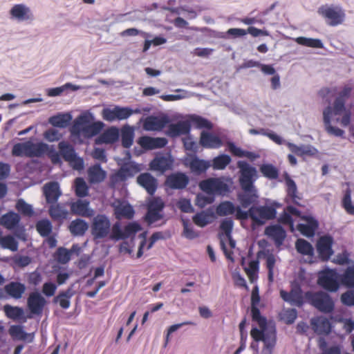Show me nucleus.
Returning a JSON list of instances; mask_svg holds the SVG:
<instances>
[{"label": "nucleus", "instance_id": "41", "mask_svg": "<svg viewBox=\"0 0 354 354\" xmlns=\"http://www.w3.org/2000/svg\"><path fill=\"white\" fill-rule=\"evenodd\" d=\"M240 207H235L230 201H224L221 203L216 207V214L221 216L232 214L236 212L237 214V209Z\"/></svg>", "mask_w": 354, "mask_h": 354}, {"label": "nucleus", "instance_id": "39", "mask_svg": "<svg viewBox=\"0 0 354 354\" xmlns=\"http://www.w3.org/2000/svg\"><path fill=\"white\" fill-rule=\"evenodd\" d=\"M59 153L65 161L68 162L77 154L74 147L66 141H61L58 144Z\"/></svg>", "mask_w": 354, "mask_h": 354}, {"label": "nucleus", "instance_id": "64", "mask_svg": "<svg viewBox=\"0 0 354 354\" xmlns=\"http://www.w3.org/2000/svg\"><path fill=\"white\" fill-rule=\"evenodd\" d=\"M125 175L122 168L118 169V171L110 177L111 186L115 187L119 183L125 181L127 179Z\"/></svg>", "mask_w": 354, "mask_h": 354}, {"label": "nucleus", "instance_id": "20", "mask_svg": "<svg viewBox=\"0 0 354 354\" xmlns=\"http://www.w3.org/2000/svg\"><path fill=\"white\" fill-rule=\"evenodd\" d=\"M188 183V177L185 174L180 172L169 175L165 180L166 186L175 189H183Z\"/></svg>", "mask_w": 354, "mask_h": 354}, {"label": "nucleus", "instance_id": "31", "mask_svg": "<svg viewBox=\"0 0 354 354\" xmlns=\"http://www.w3.org/2000/svg\"><path fill=\"white\" fill-rule=\"evenodd\" d=\"M119 138V130L112 127L104 131L97 139L98 144H113Z\"/></svg>", "mask_w": 354, "mask_h": 354}, {"label": "nucleus", "instance_id": "30", "mask_svg": "<svg viewBox=\"0 0 354 354\" xmlns=\"http://www.w3.org/2000/svg\"><path fill=\"white\" fill-rule=\"evenodd\" d=\"M214 218V212L212 209H209L196 213L192 217V221L197 226L200 227H204L208 224L212 223Z\"/></svg>", "mask_w": 354, "mask_h": 354}, {"label": "nucleus", "instance_id": "45", "mask_svg": "<svg viewBox=\"0 0 354 354\" xmlns=\"http://www.w3.org/2000/svg\"><path fill=\"white\" fill-rule=\"evenodd\" d=\"M75 195L78 197L82 198L88 196V187L85 180L80 177L75 180Z\"/></svg>", "mask_w": 354, "mask_h": 354}, {"label": "nucleus", "instance_id": "4", "mask_svg": "<svg viewBox=\"0 0 354 354\" xmlns=\"http://www.w3.org/2000/svg\"><path fill=\"white\" fill-rule=\"evenodd\" d=\"M305 298L307 304L322 313H330L334 310V302L326 292L323 291H306Z\"/></svg>", "mask_w": 354, "mask_h": 354}, {"label": "nucleus", "instance_id": "7", "mask_svg": "<svg viewBox=\"0 0 354 354\" xmlns=\"http://www.w3.org/2000/svg\"><path fill=\"white\" fill-rule=\"evenodd\" d=\"M339 276L335 270L326 269L319 273L317 283L324 289L335 292L338 290Z\"/></svg>", "mask_w": 354, "mask_h": 354}, {"label": "nucleus", "instance_id": "43", "mask_svg": "<svg viewBox=\"0 0 354 354\" xmlns=\"http://www.w3.org/2000/svg\"><path fill=\"white\" fill-rule=\"evenodd\" d=\"M231 158L227 154H221L215 157L212 160V166L214 169L222 170L224 169L230 162Z\"/></svg>", "mask_w": 354, "mask_h": 354}, {"label": "nucleus", "instance_id": "28", "mask_svg": "<svg viewBox=\"0 0 354 354\" xmlns=\"http://www.w3.org/2000/svg\"><path fill=\"white\" fill-rule=\"evenodd\" d=\"M44 194L48 203H57L62 193L57 182H50L44 186Z\"/></svg>", "mask_w": 354, "mask_h": 354}, {"label": "nucleus", "instance_id": "14", "mask_svg": "<svg viewBox=\"0 0 354 354\" xmlns=\"http://www.w3.org/2000/svg\"><path fill=\"white\" fill-rule=\"evenodd\" d=\"M112 207L114 210V215L118 220L122 218L131 219L133 218L135 211L133 207L128 203L120 200L115 201Z\"/></svg>", "mask_w": 354, "mask_h": 354}, {"label": "nucleus", "instance_id": "38", "mask_svg": "<svg viewBox=\"0 0 354 354\" xmlns=\"http://www.w3.org/2000/svg\"><path fill=\"white\" fill-rule=\"evenodd\" d=\"M88 175L91 183H100L105 178L106 173L100 165L96 164L88 169Z\"/></svg>", "mask_w": 354, "mask_h": 354}, {"label": "nucleus", "instance_id": "53", "mask_svg": "<svg viewBox=\"0 0 354 354\" xmlns=\"http://www.w3.org/2000/svg\"><path fill=\"white\" fill-rule=\"evenodd\" d=\"M36 229L41 236H48L52 232V224L48 220L43 219L37 223Z\"/></svg>", "mask_w": 354, "mask_h": 354}, {"label": "nucleus", "instance_id": "50", "mask_svg": "<svg viewBox=\"0 0 354 354\" xmlns=\"http://www.w3.org/2000/svg\"><path fill=\"white\" fill-rule=\"evenodd\" d=\"M296 42L301 46L322 48H323V44L319 39L306 38L304 37H299L295 39Z\"/></svg>", "mask_w": 354, "mask_h": 354}, {"label": "nucleus", "instance_id": "44", "mask_svg": "<svg viewBox=\"0 0 354 354\" xmlns=\"http://www.w3.org/2000/svg\"><path fill=\"white\" fill-rule=\"evenodd\" d=\"M0 245L3 249H8L12 252L18 250V242L11 235L0 236Z\"/></svg>", "mask_w": 354, "mask_h": 354}, {"label": "nucleus", "instance_id": "3", "mask_svg": "<svg viewBox=\"0 0 354 354\" xmlns=\"http://www.w3.org/2000/svg\"><path fill=\"white\" fill-rule=\"evenodd\" d=\"M48 150V145L44 142L34 143L30 140L19 142L12 147V155L13 156L28 158L41 157Z\"/></svg>", "mask_w": 354, "mask_h": 354}, {"label": "nucleus", "instance_id": "8", "mask_svg": "<svg viewBox=\"0 0 354 354\" xmlns=\"http://www.w3.org/2000/svg\"><path fill=\"white\" fill-rule=\"evenodd\" d=\"M111 223L104 214H97L94 217L91 225V233L95 239H104L109 236Z\"/></svg>", "mask_w": 354, "mask_h": 354}, {"label": "nucleus", "instance_id": "61", "mask_svg": "<svg viewBox=\"0 0 354 354\" xmlns=\"http://www.w3.org/2000/svg\"><path fill=\"white\" fill-rule=\"evenodd\" d=\"M276 340V332L273 330L266 332L262 342H263L265 346L267 348L272 349L275 346Z\"/></svg>", "mask_w": 354, "mask_h": 354}, {"label": "nucleus", "instance_id": "57", "mask_svg": "<svg viewBox=\"0 0 354 354\" xmlns=\"http://www.w3.org/2000/svg\"><path fill=\"white\" fill-rule=\"evenodd\" d=\"M191 122L198 129H211L212 124L208 120L198 115H193L191 117Z\"/></svg>", "mask_w": 354, "mask_h": 354}, {"label": "nucleus", "instance_id": "33", "mask_svg": "<svg viewBox=\"0 0 354 354\" xmlns=\"http://www.w3.org/2000/svg\"><path fill=\"white\" fill-rule=\"evenodd\" d=\"M6 292L11 297L19 299L26 291V286L20 282L12 281L4 287Z\"/></svg>", "mask_w": 354, "mask_h": 354}, {"label": "nucleus", "instance_id": "34", "mask_svg": "<svg viewBox=\"0 0 354 354\" xmlns=\"http://www.w3.org/2000/svg\"><path fill=\"white\" fill-rule=\"evenodd\" d=\"M243 192V193L238 195V199L242 207L247 208L257 203L258 195L257 194V190L254 187L250 191Z\"/></svg>", "mask_w": 354, "mask_h": 354}, {"label": "nucleus", "instance_id": "17", "mask_svg": "<svg viewBox=\"0 0 354 354\" xmlns=\"http://www.w3.org/2000/svg\"><path fill=\"white\" fill-rule=\"evenodd\" d=\"M89 201L78 199L71 203V211L74 215L91 218L94 215V211L89 207Z\"/></svg>", "mask_w": 354, "mask_h": 354}, {"label": "nucleus", "instance_id": "15", "mask_svg": "<svg viewBox=\"0 0 354 354\" xmlns=\"http://www.w3.org/2000/svg\"><path fill=\"white\" fill-rule=\"evenodd\" d=\"M46 304L45 298L37 292L30 293L27 299L28 308L33 315H41Z\"/></svg>", "mask_w": 354, "mask_h": 354}, {"label": "nucleus", "instance_id": "37", "mask_svg": "<svg viewBox=\"0 0 354 354\" xmlns=\"http://www.w3.org/2000/svg\"><path fill=\"white\" fill-rule=\"evenodd\" d=\"M72 120V116L70 113H60L57 115H53L49 118V122L53 127L59 128H66L68 126Z\"/></svg>", "mask_w": 354, "mask_h": 354}, {"label": "nucleus", "instance_id": "51", "mask_svg": "<svg viewBox=\"0 0 354 354\" xmlns=\"http://www.w3.org/2000/svg\"><path fill=\"white\" fill-rule=\"evenodd\" d=\"M3 310L6 315L12 319H18L24 315V310L18 306H12L8 304L3 306Z\"/></svg>", "mask_w": 354, "mask_h": 354}, {"label": "nucleus", "instance_id": "1", "mask_svg": "<svg viewBox=\"0 0 354 354\" xmlns=\"http://www.w3.org/2000/svg\"><path fill=\"white\" fill-rule=\"evenodd\" d=\"M277 211L271 206H251L248 211H243L241 208L237 209L236 218L245 221L249 218L252 221V225H262L266 221L275 218Z\"/></svg>", "mask_w": 354, "mask_h": 354}, {"label": "nucleus", "instance_id": "49", "mask_svg": "<svg viewBox=\"0 0 354 354\" xmlns=\"http://www.w3.org/2000/svg\"><path fill=\"white\" fill-rule=\"evenodd\" d=\"M252 320L256 322L260 328L266 330L267 327V319L262 316L258 307H251Z\"/></svg>", "mask_w": 354, "mask_h": 354}, {"label": "nucleus", "instance_id": "56", "mask_svg": "<svg viewBox=\"0 0 354 354\" xmlns=\"http://www.w3.org/2000/svg\"><path fill=\"white\" fill-rule=\"evenodd\" d=\"M15 208L24 216H32L34 214L32 206L26 203L23 199H19L17 201Z\"/></svg>", "mask_w": 354, "mask_h": 354}, {"label": "nucleus", "instance_id": "63", "mask_svg": "<svg viewBox=\"0 0 354 354\" xmlns=\"http://www.w3.org/2000/svg\"><path fill=\"white\" fill-rule=\"evenodd\" d=\"M230 151L234 156L238 157L252 158V153L243 151L241 148L236 147L234 143L230 142L228 145Z\"/></svg>", "mask_w": 354, "mask_h": 354}, {"label": "nucleus", "instance_id": "42", "mask_svg": "<svg viewBox=\"0 0 354 354\" xmlns=\"http://www.w3.org/2000/svg\"><path fill=\"white\" fill-rule=\"evenodd\" d=\"M171 163L169 160L164 157L155 158L151 162L150 166L152 169L165 172L170 168Z\"/></svg>", "mask_w": 354, "mask_h": 354}, {"label": "nucleus", "instance_id": "52", "mask_svg": "<svg viewBox=\"0 0 354 354\" xmlns=\"http://www.w3.org/2000/svg\"><path fill=\"white\" fill-rule=\"evenodd\" d=\"M341 282L346 287H354V266L348 267L341 276Z\"/></svg>", "mask_w": 354, "mask_h": 354}, {"label": "nucleus", "instance_id": "13", "mask_svg": "<svg viewBox=\"0 0 354 354\" xmlns=\"http://www.w3.org/2000/svg\"><path fill=\"white\" fill-rule=\"evenodd\" d=\"M345 104L346 100H342L341 97H336L334 100L333 107L330 106L332 108V115H339L344 112L340 120L339 118L337 119V122L339 121L342 126L344 127L348 126L351 120V111H346Z\"/></svg>", "mask_w": 354, "mask_h": 354}, {"label": "nucleus", "instance_id": "40", "mask_svg": "<svg viewBox=\"0 0 354 354\" xmlns=\"http://www.w3.org/2000/svg\"><path fill=\"white\" fill-rule=\"evenodd\" d=\"M295 248L302 255L312 257L314 254L313 245L305 239H298L295 243Z\"/></svg>", "mask_w": 354, "mask_h": 354}, {"label": "nucleus", "instance_id": "19", "mask_svg": "<svg viewBox=\"0 0 354 354\" xmlns=\"http://www.w3.org/2000/svg\"><path fill=\"white\" fill-rule=\"evenodd\" d=\"M11 18L20 21H31L33 19V14L28 6L23 3L14 5L10 10Z\"/></svg>", "mask_w": 354, "mask_h": 354}, {"label": "nucleus", "instance_id": "23", "mask_svg": "<svg viewBox=\"0 0 354 354\" xmlns=\"http://www.w3.org/2000/svg\"><path fill=\"white\" fill-rule=\"evenodd\" d=\"M169 122L167 117H147L143 124V128L147 131H161Z\"/></svg>", "mask_w": 354, "mask_h": 354}, {"label": "nucleus", "instance_id": "10", "mask_svg": "<svg viewBox=\"0 0 354 354\" xmlns=\"http://www.w3.org/2000/svg\"><path fill=\"white\" fill-rule=\"evenodd\" d=\"M201 190L208 194H222L228 191V186L220 178H210L199 183Z\"/></svg>", "mask_w": 354, "mask_h": 354}, {"label": "nucleus", "instance_id": "6", "mask_svg": "<svg viewBox=\"0 0 354 354\" xmlns=\"http://www.w3.org/2000/svg\"><path fill=\"white\" fill-rule=\"evenodd\" d=\"M317 12L330 26H337L343 24L346 17L344 10L339 6H322L319 8Z\"/></svg>", "mask_w": 354, "mask_h": 354}, {"label": "nucleus", "instance_id": "35", "mask_svg": "<svg viewBox=\"0 0 354 354\" xmlns=\"http://www.w3.org/2000/svg\"><path fill=\"white\" fill-rule=\"evenodd\" d=\"M21 220L19 215L10 212L3 215L0 218V224L8 230H12L18 225Z\"/></svg>", "mask_w": 354, "mask_h": 354}, {"label": "nucleus", "instance_id": "46", "mask_svg": "<svg viewBox=\"0 0 354 354\" xmlns=\"http://www.w3.org/2000/svg\"><path fill=\"white\" fill-rule=\"evenodd\" d=\"M260 171L263 176L270 180H275L279 177V170L271 164H264L260 167Z\"/></svg>", "mask_w": 354, "mask_h": 354}, {"label": "nucleus", "instance_id": "58", "mask_svg": "<svg viewBox=\"0 0 354 354\" xmlns=\"http://www.w3.org/2000/svg\"><path fill=\"white\" fill-rule=\"evenodd\" d=\"M55 259L60 263H67L71 260V252L65 248H59L55 254Z\"/></svg>", "mask_w": 354, "mask_h": 354}, {"label": "nucleus", "instance_id": "60", "mask_svg": "<svg viewBox=\"0 0 354 354\" xmlns=\"http://www.w3.org/2000/svg\"><path fill=\"white\" fill-rule=\"evenodd\" d=\"M109 239L111 240L118 241L124 239V232L122 231L119 222H116L113 224L111 228L109 233Z\"/></svg>", "mask_w": 354, "mask_h": 354}, {"label": "nucleus", "instance_id": "32", "mask_svg": "<svg viewBox=\"0 0 354 354\" xmlns=\"http://www.w3.org/2000/svg\"><path fill=\"white\" fill-rule=\"evenodd\" d=\"M48 212L51 218L57 221H62L67 218L68 212L63 205L59 203H50Z\"/></svg>", "mask_w": 354, "mask_h": 354}, {"label": "nucleus", "instance_id": "11", "mask_svg": "<svg viewBox=\"0 0 354 354\" xmlns=\"http://www.w3.org/2000/svg\"><path fill=\"white\" fill-rule=\"evenodd\" d=\"M280 296L283 301L297 307H301L306 303L305 292L303 293L301 287L298 285L292 286L290 292L281 290Z\"/></svg>", "mask_w": 354, "mask_h": 354}, {"label": "nucleus", "instance_id": "36", "mask_svg": "<svg viewBox=\"0 0 354 354\" xmlns=\"http://www.w3.org/2000/svg\"><path fill=\"white\" fill-rule=\"evenodd\" d=\"M88 228V223L81 218L72 221L68 225V230L73 236H83Z\"/></svg>", "mask_w": 354, "mask_h": 354}, {"label": "nucleus", "instance_id": "22", "mask_svg": "<svg viewBox=\"0 0 354 354\" xmlns=\"http://www.w3.org/2000/svg\"><path fill=\"white\" fill-rule=\"evenodd\" d=\"M191 129L190 122L187 120L180 121L168 126L166 135L170 138H176L181 135H186Z\"/></svg>", "mask_w": 354, "mask_h": 354}, {"label": "nucleus", "instance_id": "54", "mask_svg": "<svg viewBox=\"0 0 354 354\" xmlns=\"http://www.w3.org/2000/svg\"><path fill=\"white\" fill-rule=\"evenodd\" d=\"M259 270V261L253 260L249 262L248 267L245 268V271L251 283L257 281L258 276L257 272Z\"/></svg>", "mask_w": 354, "mask_h": 354}, {"label": "nucleus", "instance_id": "24", "mask_svg": "<svg viewBox=\"0 0 354 354\" xmlns=\"http://www.w3.org/2000/svg\"><path fill=\"white\" fill-rule=\"evenodd\" d=\"M265 233L274 242L276 246H281L286 236L285 230L279 225H273L266 227Z\"/></svg>", "mask_w": 354, "mask_h": 354}, {"label": "nucleus", "instance_id": "16", "mask_svg": "<svg viewBox=\"0 0 354 354\" xmlns=\"http://www.w3.org/2000/svg\"><path fill=\"white\" fill-rule=\"evenodd\" d=\"M284 180L286 185V201L297 205H300V201L302 197L298 192L295 182L287 173L284 174Z\"/></svg>", "mask_w": 354, "mask_h": 354}, {"label": "nucleus", "instance_id": "5", "mask_svg": "<svg viewBox=\"0 0 354 354\" xmlns=\"http://www.w3.org/2000/svg\"><path fill=\"white\" fill-rule=\"evenodd\" d=\"M239 169V183L243 191H250L254 186V183L257 178V171L255 167L251 166L245 161L237 162Z\"/></svg>", "mask_w": 354, "mask_h": 354}, {"label": "nucleus", "instance_id": "25", "mask_svg": "<svg viewBox=\"0 0 354 354\" xmlns=\"http://www.w3.org/2000/svg\"><path fill=\"white\" fill-rule=\"evenodd\" d=\"M331 118L332 108L330 107V106H328L323 111V120L326 131L330 135H333L336 137H343L344 135V131L338 127L332 126Z\"/></svg>", "mask_w": 354, "mask_h": 354}, {"label": "nucleus", "instance_id": "9", "mask_svg": "<svg viewBox=\"0 0 354 354\" xmlns=\"http://www.w3.org/2000/svg\"><path fill=\"white\" fill-rule=\"evenodd\" d=\"M165 205L160 197H153L147 205V212L145 221L149 225L153 224L163 218L162 210Z\"/></svg>", "mask_w": 354, "mask_h": 354}, {"label": "nucleus", "instance_id": "18", "mask_svg": "<svg viewBox=\"0 0 354 354\" xmlns=\"http://www.w3.org/2000/svg\"><path fill=\"white\" fill-rule=\"evenodd\" d=\"M137 183L151 196L155 194L158 188L157 179L147 172L140 174L137 177Z\"/></svg>", "mask_w": 354, "mask_h": 354}, {"label": "nucleus", "instance_id": "26", "mask_svg": "<svg viewBox=\"0 0 354 354\" xmlns=\"http://www.w3.org/2000/svg\"><path fill=\"white\" fill-rule=\"evenodd\" d=\"M301 219L307 222L306 224L300 223L297 225V230L307 237L313 236L318 227L317 221L310 216H303Z\"/></svg>", "mask_w": 354, "mask_h": 354}, {"label": "nucleus", "instance_id": "21", "mask_svg": "<svg viewBox=\"0 0 354 354\" xmlns=\"http://www.w3.org/2000/svg\"><path fill=\"white\" fill-rule=\"evenodd\" d=\"M138 143L144 149L151 150L164 147L167 144V140L165 138L142 136L139 138Z\"/></svg>", "mask_w": 354, "mask_h": 354}, {"label": "nucleus", "instance_id": "29", "mask_svg": "<svg viewBox=\"0 0 354 354\" xmlns=\"http://www.w3.org/2000/svg\"><path fill=\"white\" fill-rule=\"evenodd\" d=\"M200 144L205 148L218 149L223 145V142L218 136L203 131L201 134Z\"/></svg>", "mask_w": 354, "mask_h": 354}, {"label": "nucleus", "instance_id": "48", "mask_svg": "<svg viewBox=\"0 0 354 354\" xmlns=\"http://www.w3.org/2000/svg\"><path fill=\"white\" fill-rule=\"evenodd\" d=\"M189 167L193 171L200 174L205 172L209 167V165L208 162L194 157L192 159Z\"/></svg>", "mask_w": 354, "mask_h": 354}, {"label": "nucleus", "instance_id": "55", "mask_svg": "<svg viewBox=\"0 0 354 354\" xmlns=\"http://www.w3.org/2000/svg\"><path fill=\"white\" fill-rule=\"evenodd\" d=\"M71 294L70 290H67L64 292H61L59 294L54 298V302L59 303V306L64 308L67 309L70 306V300Z\"/></svg>", "mask_w": 354, "mask_h": 354}, {"label": "nucleus", "instance_id": "59", "mask_svg": "<svg viewBox=\"0 0 354 354\" xmlns=\"http://www.w3.org/2000/svg\"><path fill=\"white\" fill-rule=\"evenodd\" d=\"M342 205L347 214L354 215V205L351 201V191L346 190L342 201Z\"/></svg>", "mask_w": 354, "mask_h": 354}, {"label": "nucleus", "instance_id": "27", "mask_svg": "<svg viewBox=\"0 0 354 354\" xmlns=\"http://www.w3.org/2000/svg\"><path fill=\"white\" fill-rule=\"evenodd\" d=\"M312 328L315 333L318 335H328L331 330L330 321L324 317H317L310 321Z\"/></svg>", "mask_w": 354, "mask_h": 354}, {"label": "nucleus", "instance_id": "47", "mask_svg": "<svg viewBox=\"0 0 354 354\" xmlns=\"http://www.w3.org/2000/svg\"><path fill=\"white\" fill-rule=\"evenodd\" d=\"M133 130L130 127H124L122 129L121 141L122 145L124 148H129L133 141Z\"/></svg>", "mask_w": 354, "mask_h": 354}, {"label": "nucleus", "instance_id": "62", "mask_svg": "<svg viewBox=\"0 0 354 354\" xmlns=\"http://www.w3.org/2000/svg\"><path fill=\"white\" fill-rule=\"evenodd\" d=\"M276 260L274 256L270 254L266 258V268L268 270V278L270 283L274 281V268L275 266Z\"/></svg>", "mask_w": 354, "mask_h": 354}, {"label": "nucleus", "instance_id": "2", "mask_svg": "<svg viewBox=\"0 0 354 354\" xmlns=\"http://www.w3.org/2000/svg\"><path fill=\"white\" fill-rule=\"evenodd\" d=\"M103 126L104 124L102 122L90 123L87 115H80L74 120L70 128V132L75 137L83 136L85 138H90L97 135Z\"/></svg>", "mask_w": 354, "mask_h": 354}, {"label": "nucleus", "instance_id": "12", "mask_svg": "<svg viewBox=\"0 0 354 354\" xmlns=\"http://www.w3.org/2000/svg\"><path fill=\"white\" fill-rule=\"evenodd\" d=\"M333 238L330 235L321 236L317 242V250L322 261H328L333 254Z\"/></svg>", "mask_w": 354, "mask_h": 354}]
</instances>
